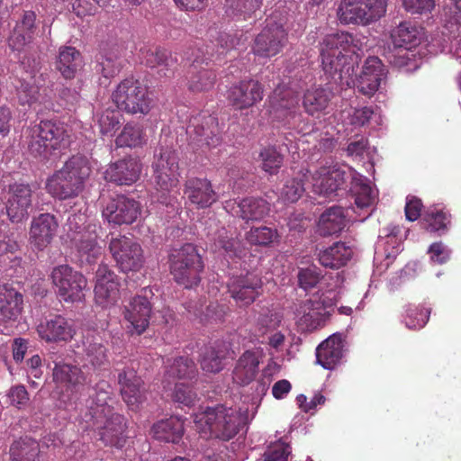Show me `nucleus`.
Here are the masks:
<instances>
[{
  "label": "nucleus",
  "mask_w": 461,
  "mask_h": 461,
  "mask_svg": "<svg viewBox=\"0 0 461 461\" xmlns=\"http://www.w3.org/2000/svg\"><path fill=\"white\" fill-rule=\"evenodd\" d=\"M362 43L353 34L338 32L327 35L321 44V66L335 84L349 86Z\"/></svg>",
  "instance_id": "nucleus-1"
},
{
  "label": "nucleus",
  "mask_w": 461,
  "mask_h": 461,
  "mask_svg": "<svg viewBox=\"0 0 461 461\" xmlns=\"http://www.w3.org/2000/svg\"><path fill=\"white\" fill-rule=\"evenodd\" d=\"M91 174L87 158L72 156L63 167L47 178L45 188L53 198L67 200L75 198L84 190L85 182Z\"/></svg>",
  "instance_id": "nucleus-2"
},
{
  "label": "nucleus",
  "mask_w": 461,
  "mask_h": 461,
  "mask_svg": "<svg viewBox=\"0 0 461 461\" xmlns=\"http://www.w3.org/2000/svg\"><path fill=\"white\" fill-rule=\"evenodd\" d=\"M85 213H73L67 221L68 236L77 250L81 263L95 264L103 253V247L99 244V232L102 227L95 223H87Z\"/></svg>",
  "instance_id": "nucleus-3"
},
{
  "label": "nucleus",
  "mask_w": 461,
  "mask_h": 461,
  "mask_svg": "<svg viewBox=\"0 0 461 461\" xmlns=\"http://www.w3.org/2000/svg\"><path fill=\"white\" fill-rule=\"evenodd\" d=\"M28 131V149L35 158L49 159L53 151L69 143L66 126L58 121L41 120Z\"/></svg>",
  "instance_id": "nucleus-4"
},
{
  "label": "nucleus",
  "mask_w": 461,
  "mask_h": 461,
  "mask_svg": "<svg viewBox=\"0 0 461 461\" xmlns=\"http://www.w3.org/2000/svg\"><path fill=\"white\" fill-rule=\"evenodd\" d=\"M269 113L272 119L288 130L305 134L310 124L300 111L299 98L290 88L277 86L269 97Z\"/></svg>",
  "instance_id": "nucleus-5"
},
{
  "label": "nucleus",
  "mask_w": 461,
  "mask_h": 461,
  "mask_svg": "<svg viewBox=\"0 0 461 461\" xmlns=\"http://www.w3.org/2000/svg\"><path fill=\"white\" fill-rule=\"evenodd\" d=\"M195 422L201 428L206 427L212 438L229 441L245 425V419L236 409L218 404L206 408L196 416Z\"/></svg>",
  "instance_id": "nucleus-6"
},
{
  "label": "nucleus",
  "mask_w": 461,
  "mask_h": 461,
  "mask_svg": "<svg viewBox=\"0 0 461 461\" xmlns=\"http://www.w3.org/2000/svg\"><path fill=\"white\" fill-rule=\"evenodd\" d=\"M168 262L170 274L178 285L185 288L199 285L204 264L196 246L186 243L172 250Z\"/></svg>",
  "instance_id": "nucleus-7"
},
{
  "label": "nucleus",
  "mask_w": 461,
  "mask_h": 461,
  "mask_svg": "<svg viewBox=\"0 0 461 461\" xmlns=\"http://www.w3.org/2000/svg\"><path fill=\"white\" fill-rule=\"evenodd\" d=\"M152 177L155 182L157 199L163 204L171 203L170 193L179 184V158L175 150L162 149L152 163Z\"/></svg>",
  "instance_id": "nucleus-8"
},
{
  "label": "nucleus",
  "mask_w": 461,
  "mask_h": 461,
  "mask_svg": "<svg viewBox=\"0 0 461 461\" xmlns=\"http://www.w3.org/2000/svg\"><path fill=\"white\" fill-rule=\"evenodd\" d=\"M116 107L128 114H148L151 110L152 100L148 88L133 77L121 81L112 94Z\"/></svg>",
  "instance_id": "nucleus-9"
},
{
  "label": "nucleus",
  "mask_w": 461,
  "mask_h": 461,
  "mask_svg": "<svg viewBox=\"0 0 461 461\" xmlns=\"http://www.w3.org/2000/svg\"><path fill=\"white\" fill-rule=\"evenodd\" d=\"M387 0H342L338 17L343 24L369 25L386 13Z\"/></svg>",
  "instance_id": "nucleus-10"
},
{
  "label": "nucleus",
  "mask_w": 461,
  "mask_h": 461,
  "mask_svg": "<svg viewBox=\"0 0 461 461\" xmlns=\"http://www.w3.org/2000/svg\"><path fill=\"white\" fill-rule=\"evenodd\" d=\"M95 433L97 439L102 441L104 446L122 449L126 442V421L124 417L115 411L109 414L94 416L93 419L84 420Z\"/></svg>",
  "instance_id": "nucleus-11"
},
{
  "label": "nucleus",
  "mask_w": 461,
  "mask_h": 461,
  "mask_svg": "<svg viewBox=\"0 0 461 461\" xmlns=\"http://www.w3.org/2000/svg\"><path fill=\"white\" fill-rule=\"evenodd\" d=\"M57 294L65 303H80L85 300L87 279L79 271L65 264L55 267L50 274Z\"/></svg>",
  "instance_id": "nucleus-12"
},
{
  "label": "nucleus",
  "mask_w": 461,
  "mask_h": 461,
  "mask_svg": "<svg viewBox=\"0 0 461 461\" xmlns=\"http://www.w3.org/2000/svg\"><path fill=\"white\" fill-rule=\"evenodd\" d=\"M109 250L122 272H136L143 266V250L140 245L131 238L124 235L112 238L109 242Z\"/></svg>",
  "instance_id": "nucleus-13"
},
{
  "label": "nucleus",
  "mask_w": 461,
  "mask_h": 461,
  "mask_svg": "<svg viewBox=\"0 0 461 461\" xmlns=\"http://www.w3.org/2000/svg\"><path fill=\"white\" fill-rule=\"evenodd\" d=\"M288 42V32L283 23L268 20L266 27L256 36L252 52L258 57L272 58L279 54Z\"/></svg>",
  "instance_id": "nucleus-14"
},
{
  "label": "nucleus",
  "mask_w": 461,
  "mask_h": 461,
  "mask_svg": "<svg viewBox=\"0 0 461 461\" xmlns=\"http://www.w3.org/2000/svg\"><path fill=\"white\" fill-rule=\"evenodd\" d=\"M32 189L27 183L10 184L5 196V206L8 219L13 223H19L29 216L32 206Z\"/></svg>",
  "instance_id": "nucleus-15"
},
{
  "label": "nucleus",
  "mask_w": 461,
  "mask_h": 461,
  "mask_svg": "<svg viewBox=\"0 0 461 461\" xmlns=\"http://www.w3.org/2000/svg\"><path fill=\"white\" fill-rule=\"evenodd\" d=\"M190 144L197 149H212L221 142L218 120L212 115H197L190 120L187 127Z\"/></svg>",
  "instance_id": "nucleus-16"
},
{
  "label": "nucleus",
  "mask_w": 461,
  "mask_h": 461,
  "mask_svg": "<svg viewBox=\"0 0 461 461\" xmlns=\"http://www.w3.org/2000/svg\"><path fill=\"white\" fill-rule=\"evenodd\" d=\"M262 286V280L258 275L246 273L230 279L228 292L237 304L249 306L261 294Z\"/></svg>",
  "instance_id": "nucleus-17"
},
{
  "label": "nucleus",
  "mask_w": 461,
  "mask_h": 461,
  "mask_svg": "<svg viewBox=\"0 0 461 461\" xmlns=\"http://www.w3.org/2000/svg\"><path fill=\"white\" fill-rule=\"evenodd\" d=\"M120 393L123 402L131 411H137L146 401L144 382L133 368L125 367L118 375Z\"/></svg>",
  "instance_id": "nucleus-18"
},
{
  "label": "nucleus",
  "mask_w": 461,
  "mask_h": 461,
  "mask_svg": "<svg viewBox=\"0 0 461 461\" xmlns=\"http://www.w3.org/2000/svg\"><path fill=\"white\" fill-rule=\"evenodd\" d=\"M138 201L126 195H117L111 199L103 210V217L115 225L131 224L140 214Z\"/></svg>",
  "instance_id": "nucleus-19"
},
{
  "label": "nucleus",
  "mask_w": 461,
  "mask_h": 461,
  "mask_svg": "<svg viewBox=\"0 0 461 461\" xmlns=\"http://www.w3.org/2000/svg\"><path fill=\"white\" fill-rule=\"evenodd\" d=\"M95 300L102 307L113 305L119 298L120 283L113 271L106 265H100L95 274Z\"/></svg>",
  "instance_id": "nucleus-20"
},
{
  "label": "nucleus",
  "mask_w": 461,
  "mask_h": 461,
  "mask_svg": "<svg viewBox=\"0 0 461 461\" xmlns=\"http://www.w3.org/2000/svg\"><path fill=\"white\" fill-rule=\"evenodd\" d=\"M387 69L382 60L375 56L368 57L357 77V87L359 93L368 97L373 96L380 85L385 80Z\"/></svg>",
  "instance_id": "nucleus-21"
},
{
  "label": "nucleus",
  "mask_w": 461,
  "mask_h": 461,
  "mask_svg": "<svg viewBox=\"0 0 461 461\" xmlns=\"http://www.w3.org/2000/svg\"><path fill=\"white\" fill-rule=\"evenodd\" d=\"M264 96L262 85L254 79L241 80L228 90L227 99L237 110L254 106Z\"/></svg>",
  "instance_id": "nucleus-22"
},
{
  "label": "nucleus",
  "mask_w": 461,
  "mask_h": 461,
  "mask_svg": "<svg viewBox=\"0 0 461 461\" xmlns=\"http://www.w3.org/2000/svg\"><path fill=\"white\" fill-rule=\"evenodd\" d=\"M345 171L335 167H322L311 175L309 187L319 195L330 197L345 184Z\"/></svg>",
  "instance_id": "nucleus-23"
},
{
  "label": "nucleus",
  "mask_w": 461,
  "mask_h": 461,
  "mask_svg": "<svg viewBox=\"0 0 461 461\" xmlns=\"http://www.w3.org/2000/svg\"><path fill=\"white\" fill-rule=\"evenodd\" d=\"M144 294H138L132 297L128 304L124 306V319L131 323L134 331L140 335L149 325L152 306L148 299L147 293L151 294L150 290L145 288Z\"/></svg>",
  "instance_id": "nucleus-24"
},
{
  "label": "nucleus",
  "mask_w": 461,
  "mask_h": 461,
  "mask_svg": "<svg viewBox=\"0 0 461 461\" xmlns=\"http://www.w3.org/2000/svg\"><path fill=\"white\" fill-rule=\"evenodd\" d=\"M184 196L197 209L212 206L219 196L207 178L189 177L184 184Z\"/></svg>",
  "instance_id": "nucleus-25"
},
{
  "label": "nucleus",
  "mask_w": 461,
  "mask_h": 461,
  "mask_svg": "<svg viewBox=\"0 0 461 461\" xmlns=\"http://www.w3.org/2000/svg\"><path fill=\"white\" fill-rule=\"evenodd\" d=\"M141 169L142 165L138 158L125 157L110 164L104 177L117 185H131L140 178Z\"/></svg>",
  "instance_id": "nucleus-26"
},
{
  "label": "nucleus",
  "mask_w": 461,
  "mask_h": 461,
  "mask_svg": "<svg viewBox=\"0 0 461 461\" xmlns=\"http://www.w3.org/2000/svg\"><path fill=\"white\" fill-rule=\"evenodd\" d=\"M39 337L46 342H68L76 333L73 322L62 315L53 317L41 321L37 326Z\"/></svg>",
  "instance_id": "nucleus-27"
},
{
  "label": "nucleus",
  "mask_w": 461,
  "mask_h": 461,
  "mask_svg": "<svg viewBox=\"0 0 461 461\" xmlns=\"http://www.w3.org/2000/svg\"><path fill=\"white\" fill-rule=\"evenodd\" d=\"M59 228L55 215L46 212L34 217L30 227V241L42 250L51 243Z\"/></svg>",
  "instance_id": "nucleus-28"
},
{
  "label": "nucleus",
  "mask_w": 461,
  "mask_h": 461,
  "mask_svg": "<svg viewBox=\"0 0 461 461\" xmlns=\"http://www.w3.org/2000/svg\"><path fill=\"white\" fill-rule=\"evenodd\" d=\"M330 294H322L318 298H311L303 302L298 309L299 314H303L299 319V323L305 325L307 329L316 328L321 317L329 313L328 309L335 305V301L330 297Z\"/></svg>",
  "instance_id": "nucleus-29"
},
{
  "label": "nucleus",
  "mask_w": 461,
  "mask_h": 461,
  "mask_svg": "<svg viewBox=\"0 0 461 461\" xmlns=\"http://www.w3.org/2000/svg\"><path fill=\"white\" fill-rule=\"evenodd\" d=\"M37 15L33 11H23L21 19L16 23L13 33L8 38V46L14 51H21L34 39L37 31Z\"/></svg>",
  "instance_id": "nucleus-30"
},
{
  "label": "nucleus",
  "mask_w": 461,
  "mask_h": 461,
  "mask_svg": "<svg viewBox=\"0 0 461 461\" xmlns=\"http://www.w3.org/2000/svg\"><path fill=\"white\" fill-rule=\"evenodd\" d=\"M352 256V249L343 241H336L316 253L319 263L330 269H339L345 267Z\"/></svg>",
  "instance_id": "nucleus-31"
},
{
  "label": "nucleus",
  "mask_w": 461,
  "mask_h": 461,
  "mask_svg": "<svg viewBox=\"0 0 461 461\" xmlns=\"http://www.w3.org/2000/svg\"><path fill=\"white\" fill-rule=\"evenodd\" d=\"M343 341L340 335L333 334L316 348V359L325 369L335 368L343 357Z\"/></svg>",
  "instance_id": "nucleus-32"
},
{
  "label": "nucleus",
  "mask_w": 461,
  "mask_h": 461,
  "mask_svg": "<svg viewBox=\"0 0 461 461\" xmlns=\"http://www.w3.org/2000/svg\"><path fill=\"white\" fill-rule=\"evenodd\" d=\"M346 210L341 206L327 208L318 221V231L322 237L339 234L348 225Z\"/></svg>",
  "instance_id": "nucleus-33"
},
{
  "label": "nucleus",
  "mask_w": 461,
  "mask_h": 461,
  "mask_svg": "<svg viewBox=\"0 0 461 461\" xmlns=\"http://www.w3.org/2000/svg\"><path fill=\"white\" fill-rule=\"evenodd\" d=\"M260 360L258 354L246 350L238 359L232 372L233 382L240 385L249 384L258 373Z\"/></svg>",
  "instance_id": "nucleus-34"
},
{
  "label": "nucleus",
  "mask_w": 461,
  "mask_h": 461,
  "mask_svg": "<svg viewBox=\"0 0 461 461\" xmlns=\"http://www.w3.org/2000/svg\"><path fill=\"white\" fill-rule=\"evenodd\" d=\"M144 63L149 68H157L159 77H172L177 68V59L170 51L158 48L145 52Z\"/></svg>",
  "instance_id": "nucleus-35"
},
{
  "label": "nucleus",
  "mask_w": 461,
  "mask_h": 461,
  "mask_svg": "<svg viewBox=\"0 0 461 461\" xmlns=\"http://www.w3.org/2000/svg\"><path fill=\"white\" fill-rule=\"evenodd\" d=\"M23 295L8 285H0V320L15 321L22 313Z\"/></svg>",
  "instance_id": "nucleus-36"
},
{
  "label": "nucleus",
  "mask_w": 461,
  "mask_h": 461,
  "mask_svg": "<svg viewBox=\"0 0 461 461\" xmlns=\"http://www.w3.org/2000/svg\"><path fill=\"white\" fill-rule=\"evenodd\" d=\"M83 359L86 365L94 369H101L108 365L107 348L102 339L96 336H85L83 338Z\"/></svg>",
  "instance_id": "nucleus-37"
},
{
  "label": "nucleus",
  "mask_w": 461,
  "mask_h": 461,
  "mask_svg": "<svg viewBox=\"0 0 461 461\" xmlns=\"http://www.w3.org/2000/svg\"><path fill=\"white\" fill-rule=\"evenodd\" d=\"M52 375L58 385L70 390L84 385L86 382V376L80 367L62 362L55 363Z\"/></svg>",
  "instance_id": "nucleus-38"
},
{
  "label": "nucleus",
  "mask_w": 461,
  "mask_h": 461,
  "mask_svg": "<svg viewBox=\"0 0 461 461\" xmlns=\"http://www.w3.org/2000/svg\"><path fill=\"white\" fill-rule=\"evenodd\" d=\"M202 63L195 59L188 70V89L194 93L209 91L216 82L215 72L201 67Z\"/></svg>",
  "instance_id": "nucleus-39"
},
{
  "label": "nucleus",
  "mask_w": 461,
  "mask_h": 461,
  "mask_svg": "<svg viewBox=\"0 0 461 461\" xmlns=\"http://www.w3.org/2000/svg\"><path fill=\"white\" fill-rule=\"evenodd\" d=\"M95 391L91 404L85 412L83 420L93 419L94 416H104L114 411L113 407L109 403L112 401L113 392L108 383L102 381L96 384Z\"/></svg>",
  "instance_id": "nucleus-40"
},
{
  "label": "nucleus",
  "mask_w": 461,
  "mask_h": 461,
  "mask_svg": "<svg viewBox=\"0 0 461 461\" xmlns=\"http://www.w3.org/2000/svg\"><path fill=\"white\" fill-rule=\"evenodd\" d=\"M215 251L221 252L225 257L231 259H241L248 254V249L242 242L230 234L227 230L221 228L213 238Z\"/></svg>",
  "instance_id": "nucleus-41"
},
{
  "label": "nucleus",
  "mask_w": 461,
  "mask_h": 461,
  "mask_svg": "<svg viewBox=\"0 0 461 461\" xmlns=\"http://www.w3.org/2000/svg\"><path fill=\"white\" fill-rule=\"evenodd\" d=\"M156 439L165 442L178 443L184 435V421L176 416L161 420L152 427Z\"/></svg>",
  "instance_id": "nucleus-42"
},
{
  "label": "nucleus",
  "mask_w": 461,
  "mask_h": 461,
  "mask_svg": "<svg viewBox=\"0 0 461 461\" xmlns=\"http://www.w3.org/2000/svg\"><path fill=\"white\" fill-rule=\"evenodd\" d=\"M330 102V91L321 86H312L305 91L303 98V106L305 113L309 115L320 117L321 113H325Z\"/></svg>",
  "instance_id": "nucleus-43"
},
{
  "label": "nucleus",
  "mask_w": 461,
  "mask_h": 461,
  "mask_svg": "<svg viewBox=\"0 0 461 461\" xmlns=\"http://www.w3.org/2000/svg\"><path fill=\"white\" fill-rule=\"evenodd\" d=\"M81 64V54L76 48L64 46L59 49L56 68L64 78H74Z\"/></svg>",
  "instance_id": "nucleus-44"
},
{
  "label": "nucleus",
  "mask_w": 461,
  "mask_h": 461,
  "mask_svg": "<svg viewBox=\"0 0 461 461\" xmlns=\"http://www.w3.org/2000/svg\"><path fill=\"white\" fill-rule=\"evenodd\" d=\"M12 461H40V445L30 437H21L14 440L10 447Z\"/></svg>",
  "instance_id": "nucleus-45"
},
{
  "label": "nucleus",
  "mask_w": 461,
  "mask_h": 461,
  "mask_svg": "<svg viewBox=\"0 0 461 461\" xmlns=\"http://www.w3.org/2000/svg\"><path fill=\"white\" fill-rule=\"evenodd\" d=\"M422 228L429 232H438L439 235L448 230L451 222V214L444 209L430 207L427 209L421 218Z\"/></svg>",
  "instance_id": "nucleus-46"
},
{
  "label": "nucleus",
  "mask_w": 461,
  "mask_h": 461,
  "mask_svg": "<svg viewBox=\"0 0 461 461\" xmlns=\"http://www.w3.org/2000/svg\"><path fill=\"white\" fill-rule=\"evenodd\" d=\"M240 218L249 221H260L268 215L270 204L263 198L247 197L242 199L239 204Z\"/></svg>",
  "instance_id": "nucleus-47"
},
{
  "label": "nucleus",
  "mask_w": 461,
  "mask_h": 461,
  "mask_svg": "<svg viewBox=\"0 0 461 461\" xmlns=\"http://www.w3.org/2000/svg\"><path fill=\"white\" fill-rule=\"evenodd\" d=\"M123 61V50L119 47L111 48L98 59L96 70L105 78L113 77L121 71Z\"/></svg>",
  "instance_id": "nucleus-48"
},
{
  "label": "nucleus",
  "mask_w": 461,
  "mask_h": 461,
  "mask_svg": "<svg viewBox=\"0 0 461 461\" xmlns=\"http://www.w3.org/2000/svg\"><path fill=\"white\" fill-rule=\"evenodd\" d=\"M197 369L194 362L186 357L167 359L166 362V378L189 379L196 376Z\"/></svg>",
  "instance_id": "nucleus-49"
},
{
  "label": "nucleus",
  "mask_w": 461,
  "mask_h": 461,
  "mask_svg": "<svg viewBox=\"0 0 461 461\" xmlns=\"http://www.w3.org/2000/svg\"><path fill=\"white\" fill-rule=\"evenodd\" d=\"M392 37L395 45L411 50L420 42V32L410 22L401 23L393 32Z\"/></svg>",
  "instance_id": "nucleus-50"
},
{
  "label": "nucleus",
  "mask_w": 461,
  "mask_h": 461,
  "mask_svg": "<svg viewBox=\"0 0 461 461\" xmlns=\"http://www.w3.org/2000/svg\"><path fill=\"white\" fill-rule=\"evenodd\" d=\"M262 5V0H225V12L238 20H247Z\"/></svg>",
  "instance_id": "nucleus-51"
},
{
  "label": "nucleus",
  "mask_w": 461,
  "mask_h": 461,
  "mask_svg": "<svg viewBox=\"0 0 461 461\" xmlns=\"http://www.w3.org/2000/svg\"><path fill=\"white\" fill-rule=\"evenodd\" d=\"M145 136L142 126L136 122H128L117 136L115 143L117 147L136 148L146 142Z\"/></svg>",
  "instance_id": "nucleus-52"
},
{
  "label": "nucleus",
  "mask_w": 461,
  "mask_h": 461,
  "mask_svg": "<svg viewBox=\"0 0 461 461\" xmlns=\"http://www.w3.org/2000/svg\"><path fill=\"white\" fill-rule=\"evenodd\" d=\"M283 321L280 312L269 308H263L257 316L254 323L255 331L258 336L267 335L276 330Z\"/></svg>",
  "instance_id": "nucleus-53"
},
{
  "label": "nucleus",
  "mask_w": 461,
  "mask_h": 461,
  "mask_svg": "<svg viewBox=\"0 0 461 461\" xmlns=\"http://www.w3.org/2000/svg\"><path fill=\"white\" fill-rule=\"evenodd\" d=\"M278 237L277 230L268 226L252 227L245 235L250 245L261 247L270 246Z\"/></svg>",
  "instance_id": "nucleus-54"
},
{
  "label": "nucleus",
  "mask_w": 461,
  "mask_h": 461,
  "mask_svg": "<svg viewBox=\"0 0 461 461\" xmlns=\"http://www.w3.org/2000/svg\"><path fill=\"white\" fill-rule=\"evenodd\" d=\"M308 173V170H306L305 173L301 171L298 176L286 181L281 193L282 197L286 202L295 203L303 195L306 189L303 178L307 177Z\"/></svg>",
  "instance_id": "nucleus-55"
},
{
  "label": "nucleus",
  "mask_w": 461,
  "mask_h": 461,
  "mask_svg": "<svg viewBox=\"0 0 461 461\" xmlns=\"http://www.w3.org/2000/svg\"><path fill=\"white\" fill-rule=\"evenodd\" d=\"M259 158L262 169L270 175L276 174L284 161L283 155L275 147L270 146L261 149Z\"/></svg>",
  "instance_id": "nucleus-56"
},
{
  "label": "nucleus",
  "mask_w": 461,
  "mask_h": 461,
  "mask_svg": "<svg viewBox=\"0 0 461 461\" xmlns=\"http://www.w3.org/2000/svg\"><path fill=\"white\" fill-rule=\"evenodd\" d=\"M406 312V327L410 330H419L423 328L429 321L430 309L423 306H409Z\"/></svg>",
  "instance_id": "nucleus-57"
},
{
  "label": "nucleus",
  "mask_w": 461,
  "mask_h": 461,
  "mask_svg": "<svg viewBox=\"0 0 461 461\" xmlns=\"http://www.w3.org/2000/svg\"><path fill=\"white\" fill-rule=\"evenodd\" d=\"M122 115L119 111L106 109L98 119V125L102 135H112L119 128Z\"/></svg>",
  "instance_id": "nucleus-58"
},
{
  "label": "nucleus",
  "mask_w": 461,
  "mask_h": 461,
  "mask_svg": "<svg viewBox=\"0 0 461 461\" xmlns=\"http://www.w3.org/2000/svg\"><path fill=\"white\" fill-rule=\"evenodd\" d=\"M291 452V446L281 439L268 446L263 455L264 461H287Z\"/></svg>",
  "instance_id": "nucleus-59"
},
{
  "label": "nucleus",
  "mask_w": 461,
  "mask_h": 461,
  "mask_svg": "<svg viewBox=\"0 0 461 461\" xmlns=\"http://www.w3.org/2000/svg\"><path fill=\"white\" fill-rule=\"evenodd\" d=\"M222 358L223 356L215 348H206L201 359V367L205 372L218 373L223 368Z\"/></svg>",
  "instance_id": "nucleus-60"
},
{
  "label": "nucleus",
  "mask_w": 461,
  "mask_h": 461,
  "mask_svg": "<svg viewBox=\"0 0 461 461\" xmlns=\"http://www.w3.org/2000/svg\"><path fill=\"white\" fill-rule=\"evenodd\" d=\"M321 277V271L316 266L301 268L298 272L299 285L304 290H309L316 286Z\"/></svg>",
  "instance_id": "nucleus-61"
},
{
  "label": "nucleus",
  "mask_w": 461,
  "mask_h": 461,
  "mask_svg": "<svg viewBox=\"0 0 461 461\" xmlns=\"http://www.w3.org/2000/svg\"><path fill=\"white\" fill-rule=\"evenodd\" d=\"M172 398L178 403L185 406H191L194 404L197 399V394L189 384L179 383L176 384Z\"/></svg>",
  "instance_id": "nucleus-62"
},
{
  "label": "nucleus",
  "mask_w": 461,
  "mask_h": 461,
  "mask_svg": "<svg viewBox=\"0 0 461 461\" xmlns=\"http://www.w3.org/2000/svg\"><path fill=\"white\" fill-rule=\"evenodd\" d=\"M453 16H451L445 23L444 34L448 35L449 38L456 39L461 35V0L456 1Z\"/></svg>",
  "instance_id": "nucleus-63"
},
{
  "label": "nucleus",
  "mask_w": 461,
  "mask_h": 461,
  "mask_svg": "<svg viewBox=\"0 0 461 461\" xmlns=\"http://www.w3.org/2000/svg\"><path fill=\"white\" fill-rule=\"evenodd\" d=\"M17 96L21 104L32 105L38 101L39 87L23 81L17 87Z\"/></svg>",
  "instance_id": "nucleus-64"
}]
</instances>
